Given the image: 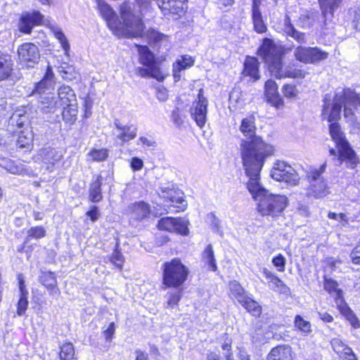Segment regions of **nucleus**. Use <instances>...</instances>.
Wrapping results in <instances>:
<instances>
[{"mask_svg": "<svg viewBox=\"0 0 360 360\" xmlns=\"http://www.w3.org/2000/svg\"><path fill=\"white\" fill-rule=\"evenodd\" d=\"M143 162L139 158H133L131 161V167L134 171H139L142 169Z\"/></svg>", "mask_w": 360, "mask_h": 360, "instance_id": "774afa93", "label": "nucleus"}, {"mask_svg": "<svg viewBox=\"0 0 360 360\" xmlns=\"http://www.w3.org/2000/svg\"><path fill=\"white\" fill-rule=\"evenodd\" d=\"M167 307H174L177 305L179 300L181 298V290H175L171 292H169L167 295Z\"/></svg>", "mask_w": 360, "mask_h": 360, "instance_id": "8fccbe9b", "label": "nucleus"}, {"mask_svg": "<svg viewBox=\"0 0 360 360\" xmlns=\"http://www.w3.org/2000/svg\"><path fill=\"white\" fill-rule=\"evenodd\" d=\"M282 93L286 98L295 100L297 98L300 92L295 84H286L282 87Z\"/></svg>", "mask_w": 360, "mask_h": 360, "instance_id": "de8ad7c7", "label": "nucleus"}, {"mask_svg": "<svg viewBox=\"0 0 360 360\" xmlns=\"http://www.w3.org/2000/svg\"><path fill=\"white\" fill-rule=\"evenodd\" d=\"M18 279L20 289V298L18 302L17 314L19 316H22L25 314V311L28 306V292L25 288L24 278L22 275L19 274L18 276Z\"/></svg>", "mask_w": 360, "mask_h": 360, "instance_id": "bb28decb", "label": "nucleus"}, {"mask_svg": "<svg viewBox=\"0 0 360 360\" xmlns=\"http://www.w3.org/2000/svg\"><path fill=\"white\" fill-rule=\"evenodd\" d=\"M51 30L53 34H54L55 37L60 42V46L64 50L65 55H68L70 49V46L67 37L63 32L62 30L60 27L55 25H52L51 27Z\"/></svg>", "mask_w": 360, "mask_h": 360, "instance_id": "ea45409f", "label": "nucleus"}, {"mask_svg": "<svg viewBox=\"0 0 360 360\" xmlns=\"http://www.w3.org/2000/svg\"><path fill=\"white\" fill-rule=\"evenodd\" d=\"M222 349L224 352V358L227 360H233L232 359V352H231V342L230 340H228L225 342L223 343L221 346Z\"/></svg>", "mask_w": 360, "mask_h": 360, "instance_id": "e2e57ef3", "label": "nucleus"}, {"mask_svg": "<svg viewBox=\"0 0 360 360\" xmlns=\"http://www.w3.org/2000/svg\"><path fill=\"white\" fill-rule=\"evenodd\" d=\"M40 99L41 110L45 113H53L60 109L56 97L45 96H41Z\"/></svg>", "mask_w": 360, "mask_h": 360, "instance_id": "2f4dec72", "label": "nucleus"}, {"mask_svg": "<svg viewBox=\"0 0 360 360\" xmlns=\"http://www.w3.org/2000/svg\"><path fill=\"white\" fill-rule=\"evenodd\" d=\"M293 55L295 59L304 64H315L326 59L328 53L317 47H307L298 46L294 50Z\"/></svg>", "mask_w": 360, "mask_h": 360, "instance_id": "1a4fd4ad", "label": "nucleus"}, {"mask_svg": "<svg viewBox=\"0 0 360 360\" xmlns=\"http://www.w3.org/2000/svg\"><path fill=\"white\" fill-rule=\"evenodd\" d=\"M239 303L253 316H258L262 312V308L259 304L248 295Z\"/></svg>", "mask_w": 360, "mask_h": 360, "instance_id": "58836bf2", "label": "nucleus"}, {"mask_svg": "<svg viewBox=\"0 0 360 360\" xmlns=\"http://www.w3.org/2000/svg\"><path fill=\"white\" fill-rule=\"evenodd\" d=\"M264 89L265 96L269 103L278 109L284 105V101L278 94V85L275 81L267 80L265 82Z\"/></svg>", "mask_w": 360, "mask_h": 360, "instance_id": "aec40b11", "label": "nucleus"}, {"mask_svg": "<svg viewBox=\"0 0 360 360\" xmlns=\"http://www.w3.org/2000/svg\"><path fill=\"white\" fill-rule=\"evenodd\" d=\"M188 268L179 259H173L163 265V283L167 287L178 288L186 280Z\"/></svg>", "mask_w": 360, "mask_h": 360, "instance_id": "423d86ee", "label": "nucleus"}, {"mask_svg": "<svg viewBox=\"0 0 360 360\" xmlns=\"http://www.w3.org/2000/svg\"><path fill=\"white\" fill-rule=\"evenodd\" d=\"M158 227L160 230L175 232L181 235H187L188 233L186 221L182 218L163 217L159 220Z\"/></svg>", "mask_w": 360, "mask_h": 360, "instance_id": "4468645a", "label": "nucleus"}, {"mask_svg": "<svg viewBox=\"0 0 360 360\" xmlns=\"http://www.w3.org/2000/svg\"><path fill=\"white\" fill-rule=\"evenodd\" d=\"M13 65L12 56L0 51V81L7 79L11 76Z\"/></svg>", "mask_w": 360, "mask_h": 360, "instance_id": "b1692460", "label": "nucleus"}, {"mask_svg": "<svg viewBox=\"0 0 360 360\" xmlns=\"http://www.w3.org/2000/svg\"><path fill=\"white\" fill-rule=\"evenodd\" d=\"M139 55V63L143 67H136L135 73L141 77H153L159 82L165 79V75L160 71L153 53L146 46H136Z\"/></svg>", "mask_w": 360, "mask_h": 360, "instance_id": "39448f33", "label": "nucleus"}, {"mask_svg": "<svg viewBox=\"0 0 360 360\" xmlns=\"http://www.w3.org/2000/svg\"><path fill=\"white\" fill-rule=\"evenodd\" d=\"M229 289L238 302L248 295L240 284L236 281L229 283Z\"/></svg>", "mask_w": 360, "mask_h": 360, "instance_id": "a18cd8bd", "label": "nucleus"}, {"mask_svg": "<svg viewBox=\"0 0 360 360\" xmlns=\"http://www.w3.org/2000/svg\"><path fill=\"white\" fill-rule=\"evenodd\" d=\"M150 210L148 204L141 201L128 207L127 212L133 219L139 221L148 217Z\"/></svg>", "mask_w": 360, "mask_h": 360, "instance_id": "4be33fe9", "label": "nucleus"}, {"mask_svg": "<svg viewBox=\"0 0 360 360\" xmlns=\"http://www.w3.org/2000/svg\"><path fill=\"white\" fill-rule=\"evenodd\" d=\"M110 261L115 266L122 269L124 259L122 254L115 250L110 257Z\"/></svg>", "mask_w": 360, "mask_h": 360, "instance_id": "6e6d98bb", "label": "nucleus"}, {"mask_svg": "<svg viewBox=\"0 0 360 360\" xmlns=\"http://www.w3.org/2000/svg\"><path fill=\"white\" fill-rule=\"evenodd\" d=\"M202 259L210 271H216L217 270V265L212 245L210 244L206 247L202 252Z\"/></svg>", "mask_w": 360, "mask_h": 360, "instance_id": "4c0bfd02", "label": "nucleus"}, {"mask_svg": "<svg viewBox=\"0 0 360 360\" xmlns=\"http://www.w3.org/2000/svg\"><path fill=\"white\" fill-rule=\"evenodd\" d=\"M229 103L234 107L240 108L244 103L242 91L239 87H234L229 94Z\"/></svg>", "mask_w": 360, "mask_h": 360, "instance_id": "37998d69", "label": "nucleus"}, {"mask_svg": "<svg viewBox=\"0 0 360 360\" xmlns=\"http://www.w3.org/2000/svg\"><path fill=\"white\" fill-rule=\"evenodd\" d=\"M284 32L285 33L298 43L304 44L307 42V38L304 33L297 31L292 25L290 18L286 16L284 20Z\"/></svg>", "mask_w": 360, "mask_h": 360, "instance_id": "7c9ffc66", "label": "nucleus"}, {"mask_svg": "<svg viewBox=\"0 0 360 360\" xmlns=\"http://www.w3.org/2000/svg\"><path fill=\"white\" fill-rule=\"evenodd\" d=\"M63 119L66 123L72 124L77 120V107H65L62 108Z\"/></svg>", "mask_w": 360, "mask_h": 360, "instance_id": "49530a36", "label": "nucleus"}, {"mask_svg": "<svg viewBox=\"0 0 360 360\" xmlns=\"http://www.w3.org/2000/svg\"><path fill=\"white\" fill-rule=\"evenodd\" d=\"M202 92V89L199 91L198 100L193 103L190 109L191 117L200 128H202L207 121L208 105L207 99L203 96Z\"/></svg>", "mask_w": 360, "mask_h": 360, "instance_id": "ddd939ff", "label": "nucleus"}, {"mask_svg": "<svg viewBox=\"0 0 360 360\" xmlns=\"http://www.w3.org/2000/svg\"><path fill=\"white\" fill-rule=\"evenodd\" d=\"M272 263L275 267L277 268L279 271H284L285 266V258L279 254L272 259Z\"/></svg>", "mask_w": 360, "mask_h": 360, "instance_id": "4d7b16f0", "label": "nucleus"}, {"mask_svg": "<svg viewBox=\"0 0 360 360\" xmlns=\"http://www.w3.org/2000/svg\"><path fill=\"white\" fill-rule=\"evenodd\" d=\"M319 1L322 14L324 17H326L328 13H330L331 15H333L334 10L339 6L342 0H319Z\"/></svg>", "mask_w": 360, "mask_h": 360, "instance_id": "a19ab883", "label": "nucleus"}, {"mask_svg": "<svg viewBox=\"0 0 360 360\" xmlns=\"http://www.w3.org/2000/svg\"><path fill=\"white\" fill-rule=\"evenodd\" d=\"M39 155L45 164L50 165L51 167L63 157L60 151L50 148L41 150Z\"/></svg>", "mask_w": 360, "mask_h": 360, "instance_id": "c756f323", "label": "nucleus"}, {"mask_svg": "<svg viewBox=\"0 0 360 360\" xmlns=\"http://www.w3.org/2000/svg\"><path fill=\"white\" fill-rule=\"evenodd\" d=\"M97 9L101 15L107 22L110 30L116 34L126 37H141L144 30V25L139 16L134 15L131 11V5L123 3L120 6L122 22H118L117 17L112 8L103 0H95Z\"/></svg>", "mask_w": 360, "mask_h": 360, "instance_id": "7ed1b4c3", "label": "nucleus"}, {"mask_svg": "<svg viewBox=\"0 0 360 360\" xmlns=\"http://www.w3.org/2000/svg\"><path fill=\"white\" fill-rule=\"evenodd\" d=\"M271 74L277 79L287 77L303 79L307 75V72L295 64H290L287 66H283L282 62H277L275 65H273Z\"/></svg>", "mask_w": 360, "mask_h": 360, "instance_id": "9b49d317", "label": "nucleus"}, {"mask_svg": "<svg viewBox=\"0 0 360 360\" xmlns=\"http://www.w3.org/2000/svg\"><path fill=\"white\" fill-rule=\"evenodd\" d=\"M28 115L23 110H15L8 120V131L10 133H17V129L23 128L29 124Z\"/></svg>", "mask_w": 360, "mask_h": 360, "instance_id": "412c9836", "label": "nucleus"}, {"mask_svg": "<svg viewBox=\"0 0 360 360\" xmlns=\"http://www.w3.org/2000/svg\"><path fill=\"white\" fill-rule=\"evenodd\" d=\"M46 232L45 229L42 226L32 227L27 231V239H39L44 238L46 236Z\"/></svg>", "mask_w": 360, "mask_h": 360, "instance_id": "603ef678", "label": "nucleus"}, {"mask_svg": "<svg viewBox=\"0 0 360 360\" xmlns=\"http://www.w3.org/2000/svg\"><path fill=\"white\" fill-rule=\"evenodd\" d=\"M258 55L263 58L268 65L270 72L275 63L281 62L282 51L274 41L269 38H265L257 51Z\"/></svg>", "mask_w": 360, "mask_h": 360, "instance_id": "6e6552de", "label": "nucleus"}, {"mask_svg": "<svg viewBox=\"0 0 360 360\" xmlns=\"http://www.w3.org/2000/svg\"><path fill=\"white\" fill-rule=\"evenodd\" d=\"M194 60L191 56H183L173 65V76L176 81L180 79V72L193 65Z\"/></svg>", "mask_w": 360, "mask_h": 360, "instance_id": "72a5a7b5", "label": "nucleus"}, {"mask_svg": "<svg viewBox=\"0 0 360 360\" xmlns=\"http://www.w3.org/2000/svg\"><path fill=\"white\" fill-rule=\"evenodd\" d=\"M269 286L274 290L281 289L282 288H286L283 282L276 276H274L269 281Z\"/></svg>", "mask_w": 360, "mask_h": 360, "instance_id": "bf43d9fd", "label": "nucleus"}, {"mask_svg": "<svg viewBox=\"0 0 360 360\" xmlns=\"http://www.w3.org/2000/svg\"><path fill=\"white\" fill-rule=\"evenodd\" d=\"M349 257L353 264L360 265V246H356Z\"/></svg>", "mask_w": 360, "mask_h": 360, "instance_id": "0e129e2a", "label": "nucleus"}, {"mask_svg": "<svg viewBox=\"0 0 360 360\" xmlns=\"http://www.w3.org/2000/svg\"><path fill=\"white\" fill-rule=\"evenodd\" d=\"M20 63L25 68H32L39 60L38 47L32 43H25L18 49Z\"/></svg>", "mask_w": 360, "mask_h": 360, "instance_id": "f8f14e48", "label": "nucleus"}, {"mask_svg": "<svg viewBox=\"0 0 360 360\" xmlns=\"http://www.w3.org/2000/svg\"><path fill=\"white\" fill-rule=\"evenodd\" d=\"M207 219L210 221V225H211L212 228L214 231H218L220 229L219 219L218 218H217L216 216L212 213H210V214H208Z\"/></svg>", "mask_w": 360, "mask_h": 360, "instance_id": "69168bd1", "label": "nucleus"}, {"mask_svg": "<svg viewBox=\"0 0 360 360\" xmlns=\"http://www.w3.org/2000/svg\"><path fill=\"white\" fill-rule=\"evenodd\" d=\"M150 38L153 39L155 42H162L166 41L168 39V37L165 35L159 32L153 30L150 33Z\"/></svg>", "mask_w": 360, "mask_h": 360, "instance_id": "680f3d73", "label": "nucleus"}, {"mask_svg": "<svg viewBox=\"0 0 360 360\" xmlns=\"http://www.w3.org/2000/svg\"><path fill=\"white\" fill-rule=\"evenodd\" d=\"M271 177L278 181H284L290 185H297L299 176L296 171L285 162L278 161L271 172Z\"/></svg>", "mask_w": 360, "mask_h": 360, "instance_id": "9d476101", "label": "nucleus"}, {"mask_svg": "<svg viewBox=\"0 0 360 360\" xmlns=\"http://www.w3.org/2000/svg\"><path fill=\"white\" fill-rule=\"evenodd\" d=\"M114 125L115 129L112 130V134L120 141V144L122 145L136 136L137 127L135 125H122L118 120H115Z\"/></svg>", "mask_w": 360, "mask_h": 360, "instance_id": "f3484780", "label": "nucleus"}, {"mask_svg": "<svg viewBox=\"0 0 360 360\" xmlns=\"http://www.w3.org/2000/svg\"><path fill=\"white\" fill-rule=\"evenodd\" d=\"M155 89L157 98L161 102L166 101L169 96L167 89L163 86H158Z\"/></svg>", "mask_w": 360, "mask_h": 360, "instance_id": "13d9d810", "label": "nucleus"}, {"mask_svg": "<svg viewBox=\"0 0 360 360\" xmlns=\"http://www.w3.org/2000/svg\"><path fill=\"white\" fill-rule=\"evenodd\" d=\"M160 196L169 200L172 205L184 210L186 207V203L183 198V193L180 191L172 188L161 187Z\"/></svg>", "mask_w": 360, "mask_h": 360, "instance_id": "6ab92c4d", "label": "nucleus"}, {"mask_svg": "<svg viewBox=\"0 0 360 360\" xmlns=\"http://www.w3.org/2000/svg\"><path fill=\"white\" fill-rule=\"evenodd\" d=\"M33 134L32 130L26 127L18 133V137L16 141L17 146L22 148H28L33 141Z\"/></svg>", "mask_w": 360, "mask_h": 360, "instance_id": "c9c22d12", "label": "nucleus"}, {"mask_svg": "<svg viewBox=\"0 0 360 360\" xmlns=\"http://www.w3.org/2000/svg\"><path fill=\"white\" fill-rule=\"evenodd\" d=\"M102 177L97 176L96 179L91 184L89 188V200L93 202H98L102 198L101 193Z\"/></svg>", "mask_w": 360, "mask_h": 360, "instance_id": "473e14b6", "label": "nucleus"}, {"mask_svg": "<svg viewBox=\"0 0 360 360\" xmlns=\"http://www.w3.org/2000/svg\"><path fill=\"white\" fill-rule=\"evenodd\" d=\"M53 77V73L49 66L44 78L36 84L34 89L32 91V94H42L51 89L54 84Z\"/></svg>", "mask_w": 360, "mask_h": 360, "instance_id": "a878e982", "label": "nucleus"}, {"mask_svg": "<svg viewBox=\"0 0 360 360\" xmlns=\"http://www.w3.org/2000/svg\"><path fill=\"white\" fill-rule=\"evenodd\" d=\"M255 118L253 115L243 118L240 130L247 138L240 145L243 167L245 172L262 169L266 158L273 155L274 147L256 136Z\"/></svg>", "mask_w": 360, "mask_h": 360, "instance_id": "f03ea898", "label": "nucleus"}, {"mask_svg": "<svg viewBox=\"0 0 360 360\" xmlns=\"http://www.w3.org/2000/svg\"><path fill=\"white\" fill-rule=\"evenodd\" d=\"M75 348L71 342H65L60 347V358L61 360H74Z\"/></svg>", "mask_w": 360, "mask_h": 360, "instance_id": "c03bdc74", "label": "nucleus"}, {"mask_svg": "<svg viewBox=\"0 0 360 360\" xmlns=\"http://www.w3.org/2000/svg\"><path fill=\"white\" fill-rule=\"evenodd\" d=\"M343 104L345 118L352 120L354 110L360 106V94H356L350 89H343L336 92L333 101L330 96L326 94L323 98L322 118L329 122L338 120ZM329 129L330 136L338 149V160L345 162L347 167L354 168L359 162V159L347 141L345 140L339 124L336 122L331 123Z\"/></svg>", "mask_w": 360, "mask_h": 360, "instance_id": "f257e3e1", "label": "nucleus"}, {"mask_svg": "<svg viewBox=\"0 0 360 360\" xmlns=\"http://www.w3.org/2000/svg\"><path fill=\"white\" fill-rule=\"evenodd\" d=\"M324 289L335 297L337 302L342 298V292L338 288V283L332 278L324 277Z\"/></svg>", "mask_w": 360, "mask_h": 360, "instance_id": "e433bc0d", "label": "nucleus"}, {"mask_svg": "<svg viewBox=\"0 0 360 360\" xmlns=\"http://www.w3.org/2000/svg\"><path fill=\"white\" fill-rule=\"evenodd\" d=\"M243 74L245 77H250L253 81L259 79V62L256 58L247 57Z\"/></svg>", "mask_w": 360, "mask_h": 360, "instance_id": "cd10ccee", "label": "nucleus"}, {"mask_svg": "<svg viewBox=\"0 0 360 360\" xmlns=\"http://www.w3.org/2000/svg\"><path fill=\"white\" fill-rule=\"evenodd\" d=\"M8 130L5 131L0 129V148H5L13 142V136H11Z\"/></svg>", "mask_w": 360, "mask_h": 360, "instance_id": "864d4df0", "label": "nucleus"}, {"mask_svg": "<svg viewBox=\"0 0 360 360\" xmlns=\"http://www.w3.org/2000/svg\"><path fill=\"white\" fill-rule=\"evenodd\" d=\"M40 281L42 285L49 290L51 295L58 296L60 294V290L57 288L56 278L53 273L44 272L41 276Z\"/></svg>", "mask_w": 360, "mask_h": 360, "instance_id": "c85d7f7f", "label": "nucleus"}, {"mask_svg": "<svg viewBox=\"0 0 360 360\" xmlns=\"http://www.w3.org/2000/svg\"><path fill=\"white\" fill-rule=\"evenodd\" d=\"M295 326L300 331L304 333L311 332V323L304 320L300 315H297L295 318Z\"/></svg>", "mask_w": 360, "mask_h": 360, "instance_id": "09e8293b", "label": "nucleus"}, {"mask_svg": "<svg viewBox=\"0 0 360 360\" xmlns=\"http://www.w3.org/2000/svg\"><path fill=\"white\" fill-rule=\"evenodd\" d=\"M0 167L13 174H22L25 171L22 164H16L14 161L5 158H0Z\"/></svg>", "mask_w": 360, "mask_h": 360, "instance_id": "f704fd0d", "label": "nucleus"}, {"mask_svg": "<svg viewBox=\"0 0 360 360\" xmlns=\"http://www.w3.org/2000/svg\"><path fill=\"white\" fill-rule=\"evenodd\" d=\"M60 109L65 107H77V101L75 91L69 86H61L56 97Z\"/></svg>", "mask_w": 360, "mask_h": 360, "instance_id": "a211bd4d", "label": "nucleus"}, {"mask_svg": "<svg viewBox=\"0 0 360 360\" xmlns=\"http://www.w3.org/2000/svg\"><path fill=\"white\" fill-rule=\"evenodd\" d=\"M267 360H293L292 350L288 345H278L270 351Z\"/></svg>", "mask_w": 360, "mask_h": 360, "instance_id": "393cba45", "label": "nucleus"}, {"mask_svg": "<svg viewBox=\"0 0 360 360\" xmlns=\"http://www.w3.org/2000/svg\"><path fill=\"white\" fill-rule=\"evenodd\" d=\"M261 169L250 173L245 172L249 177L247 188L252 198L258 202L257 210L263 216L275 217L280 214L288 205V198L282 195H274L265 189L259 181Z\"/></svg>", "mask_w": 360, "mask_h": 360, "instance_id": "20e7f679", "label": "nucleus"}, {"mask_svg": "<svg viewBox=\"0 0 360 360\" xmlns=\"http://www.w3.org/2000/svg\"><path fill=\"white\" fill-rule=\"evenodd\" d=\"M252 20L254 29L257 33H264L267 30L261 11L252 12Z\"/></svg>", "mask_w": 360, "mask_h": 360, "instance_id": "79ce46f5", "label": "nucleus"}, {"mask_svg": "<svg viewBox=\"0 0 360 360\" xmlns=\"http://www.w3.org/2000/svg\"><path fill=\"white\" fill-rule=\"evenodd\" d=\"M44 16L37 11L22 14L19 22V30L21 32L29 34L34 26L44 25Z\"/></svg>", "mask_w": 360, "mask_h": 360, "instance_id": "2eb2a0df", "label": "nucleus"}, {"mask_svg": "<svg viewBox=\"0 0 360 360\" xmlns=\"http://www.w3.org/2000/svg\"><path fill=\"white\" fill-rule=\"evenodd\" d=\"M115 331V326L113 322L110 323L106 330L103 333L107 342H110L113 338Z\"/></svg>", "mask_w": 360, "mask_h": 360, "instance_id": "052dcab7", "label": "nucleus"}, {"mask_svg": "<svg viewBox=\"0 0 360 360\" xmlns=\"http://www.w3.org/2000/svg\"><path fill=\"white\" fill-rule=\"evenodd\" d=\"M329 219H335L339 223V226H345L348 223V218L344 213L336 214L335 212H329L328 214Z\"/></svg>", "mask_w": 360, "mask_h": 360, "instance_id": "5fc2aeb1", "label": "nucleus"}, {"mask_svg": "<svg viewBox=\"0 0 360 360\" xmlns=\"http://www.w3.org/2000/svg\"><path fill=\"white\" fill-rule=\"evenodd\" d=\"M331 345L333 350L338 354L340 358L345 360H357L352 348L345 345L340 339H332Z\"/></svg>", "mask_w": 360, "mask_h": 360, "instance_id": "5701e85b", "label": "nucleus"}, {"mask_svg": "<svg viewBox=\"0 0 360 360\" xmlns=\"http://www.w3.org/2000/svg\"><path fill=\"white\" fill-rule=\"evenodd\" d=\"M86 215L91 219V221H96L100 215L98 207L96 206L91 207V210L86 212Z\"/></svg>", "mask_w": 360, "mask_h": 360, "instance_id": "338daca9", "label": "nucleus"}, {"mask_svg": "<svg viewBox=\"0 0 360 360\" xmlns=\"http://www.w3.org/2000/svg\"><path fill=\"white\" fill-rule=\"evenodd\" d=\"M89 156L94 161L101 162L106 160L108 151L106 149H93L89 153Z\"/></svg>", "mask_w": 360, "mask_h": 360, "instance_id": "3c124183", "label": "nucleus"}, {"mask_svg": "<svg viewBox=\"0 0 360 360\" xmlns=\"http://www.w3.org/2000/svg\"><path fill=\"white\" fill-rule=\"evenodd\" d=\"M326 169V162L323 163L319 169H312L307 172L309 182L308 194L316 198L324 197L329 193L327 184L322 176Z\"/></svg>", "mask_w": 360, "mask_h": 360, "instance_id": "0eeeda50", "label": "nucleus"}, {"mask_svg": "<svg viewBox=\"0 0 360 360\" xmlns=\"http://www.w3.org/2000/svg\"><path fill=\"white\" fill-rule=\"evenodd\" d=\"M186 0H158V5L164 15H182L187 8Z\"/></svg>", "mask_w": 360, "mask_h": 360, "instance_id": "dca6fc26", "label": "nucleus"}]
</instances>
